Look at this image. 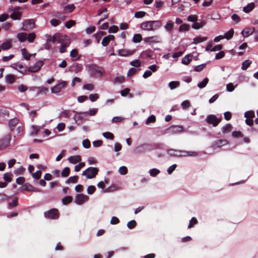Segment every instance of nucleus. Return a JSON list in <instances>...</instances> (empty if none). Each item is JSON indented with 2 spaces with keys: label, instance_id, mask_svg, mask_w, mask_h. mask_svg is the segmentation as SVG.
<instances>
[{
  "label": "nucleus",
  "instance_id": "nucleus-51",
  "mask_svg": "<svg viewBox=\"0 0 258 258\" xmlns=\"http://www.w3.org/2000/svg\"><path fill=\"white\" fill-rule=\"evenodd\" d=\"M97 186L99 187V188H101L103 189V192H108L109 191V189L108 188H106L105 189H104V187H105V184H104V181H101L100 182H99L98 184H97Z\"/></svg>",
  "mask_w": 258,
  "mask_h": 258
},
{
  "label": "nucleus",
  "instance_id": "nucleus-6",
  "mask_svg": "<svg viewBox=\"0 0 258 258\" xmlns=\"http://www.w3.org/2000/svg\"><path fill=\"white\" fill-rule=\"evenodd\" d=\"M67 85V82L64 81H62L53 87L51 89V92L53 94H58Z\"/></svg>",
  "mask_w": 258,
  "mask_h": 258
},
{
  "label": "nucleus",
  "instance_id": "nucleus-54",
  "mask_svg": "<svg viewBox=\"0 0 258 258\" xmlns=\"http://www.w3.org/2000/svg\"><path fill=\"white\" fill-rule=\"evenodd\" d=\"M251 61L250 60H246L243 62V70H246L251 63Z\"/></svg>",
  "mask_w": 258,
  "mask_h": 258
},
{
  "label": "nucleus",
  "instance_id": "nucleus-29",
  "mask_svg": "<svg viewBox=\"0 0 258 258\" xmlns=\"http://www.w3.org/2000/svg\"><path fill=\"white\" fill-rule=\"evenodd\" d=\"M234 31L233 29H230L228 32L225 33V34L223 35L224 38L229 40L233 36Z\"/></svg>",
  "mask_w": 258,
  "mask_h": 258
},
{
  "label": "nucleus",
  "instance_id": "nucleus-16",
  "mask_svg": "<svg viewBox=\"0 0 258 258\" xmlns=\"http://www.w3.org/2000/svg\"><path fill=\"white\" fill-rule=\"evenodd\" d=\"M114 36L112 35H108L103 38L101 44L103 46H107L110 41L114 40Z\"/></svg>",
  "mask_w": 258,
  "mask_h": 258
},
{
  "label": "nucleus",
  "instance_id": "nucleus-13",
  "mask_svg": "<svg viewBox=\"0 0 258 258\" xmlns=\"http://www.w3.org/2000/svg\"><path fill=\"white\" fill-rule=\"evenodd\" d=\"M168 133L171 135L178 134L181 133L183 127L181 125H172L168 129Z\"/></svg>",
  "mask_w": 258,
  "mask_h": 258
},
{
  "label": "nucleus",
  "instance_id": "nucleus-33",
  "mask_svg": "<svg viewBox=\"0 0 258 258\" xmlns=\"http://www.w3.org/2000/svg\"><path fill=\"white\" fill-rule=\"evenodd\" d=\"M191 60V56L190 55H186L182 59V63L184 64H188Z\"/></svg>",
  "mask_w": 258,
  "mask_h": 258
},
{
  "label": "nucleus",
  "instance_id": "nucleus-38",
  "mask_svg": "<svg viewBox=\"0 0 258 258\" xmlns=\"http://www.w3.org/2000/svg\"><path fill=\"white\" fill-rule=\"evenodd\" d=\"M174 26V24L171 21H169L164 26L165 29L168 31L170 32Z\"/></svg>",
  "mask_w": 258,
  "mask_h": 258
},
{
  "label": "nucleus",
  "instance_id": "nucleus-25",
  "mask_svg": "<svg viewBox=\"0 0 258 258\" xmlns=\"http://www.w3.org/2000/svg\"><path fill=\"white\" fill-rule=\"evenodd\" d=\"M206 24V21L203 20L200 23L197 22L193 24L192 25V28L195 29H199L203 27L204 26H205Z\"/></svg>",
  "mask_w": 258,
  "mask_h": 258
},
{
  "label": "nucleus",
  "instance_id": "nucleus-39",
  "mask_svg": "<svg viewBox=\"0 0 258 258\" xmlns=\"http://www.w3.org/2000/svg\"><path fill=\"white\" fill-rule=\"evenodd\" d=\"M36 37V34H35V33L32 32V33H29L28 35H27V39L28 40V41L29 42L32 43L34 41Z\"/></svg>",
  "mask_w": 258,
  "mask_h": 258
},
{
  "label": "nucleus",
  "instance_id": "nucleus-8",
  "mask_svg": "<svg viewBox=\"0 0 258 258\" xmlns=\"http://www.w3.org/2000/svg\"><path fill=\"white\" fill-rule=\"evenodd\" d=\"M45 217L48 219H57L59 217L58 211L56 209H52L44 213Z\"/></svg>",
  "mask_w": 258,
  "mask_h": 258
},
{
  "label": "nucleus",
  "instance_id": "nucleus-27",
  "mask_svg": "<svg viewBox=\"0 0 258 258\" xmlns=\"http://www.w3.org/2000/svg\"><path fill=\"white\" fill-rule=\"evenodd\" d=\"M75 7L74 5H73V4L68 5L64 7L63 11L66 13H69L73 12L74 11V10L75 9Z\"/></svg>",
  "mask_w": 258,
  "mask_h": 258
},
{
  "label": "nucleus",
  "instance_id": "nucleus-21",
  "mask_svg": "<svg viewBox=\"0 0 258 258\" xmlns=\"http://www.w3.org/2000/svg\"><path fill=\"white\" fill-rule=\"evenodd\" d=\"M21 52L23 57L27 60H29L32 55H33L34 56L36 54L35 53L33 54L29 53V52L25 48L22 49Z\"/></svg>",
  "mask_w": 258,
  "mask_h": 258
},
{
  "label": "nucleus",
  "instance_id": "nucleus-46",
  "mask_svg": "<svg viewBox=\"0 0 258 258\" xmlns=\"http://www.w3.org/2000/svg\"><path fill=\"white\" fill-rule=\"evenodd\" d=\"M146 13L144 11H138L135 13V17L136 18H141L146 15Z\"/></svg>",
  "mask_w": 258,
  "mask_h": 258
},
{
  "label": "nucleus",
  "instance_id": "nucleus-63",
  "mask_svg": "<svg viewBox=\"0 0 258 258\" xmlns=\"http://www.w3.org/2000/svg\"><path fill=\"white\" fill-rule=\"evenodd\" d=\"M96 190V188L93 185H90L88 187L87 192L89 195L93 194Z\"/></svg>",
  "mask_w": 258,
  "mask_h": 258
},
{
  "label": "nucleus",
  "instance_id": "nucleus-14",
  "mask_svg": "<svg viewBox=\"0 0 258 258\" xmlns=\"http://www.w3.org/2000/svg\"><path fill=\"white\" fill-rule=\"evenodd\" d=\"M21 8L17 7L12 9V13L10 15V17L13 20H20L22 16V13L19 12Z\"/></svg>",
  "mask_w": 258,
  "mask_h": 258
},
{
  "label": "nucleus",
  "instance_id": "nucleus-55",
  "mask_svg": "<svg viewBox=\"0 0 258 258\" xmlns=\"http://www.w3.org/2000/svg\"><path fill=\"white\" fill-rule=\"evenodd\" d=\"M42 172L40 170H38L36 172L32 173V176L36 179H39L41 176Z\"/></svg>",
  "mask_w": 258,
  "mask_h": 258
},
{
  "label": "nucleus",
  "instance_id": "nucleus-40",
  "mask_svg": "<svg viewBox=\"0 0 258 258\" xmlns=\"http://www.w3.org/2000/svg\"><path fill=\"white\" fill-rule=\"evenodd\" d=\"M168 85L170 89L172 90L178 87L179 86L180 83L178 81H171Z\"/></svg>",
  "mask_w": 258,
  "mask_h": 258
},
{
  "label": "nucleus",
  "instance_id": "nucleus-61",
  "mask_svg": "<svg viewBox=\"0 0 258 258\" xmlns=\"http://www.w3.org/2000/svg\"><path fill=\"white\" fill-rule=\"evenodd\" d=\"M50 22L52 26L55 27L60 24V21L58 19H52L50 20Z\"/></svg>",
  "mask_w": 258,
  "mask_h": 258
},
{
  "label": "nucleus",
  "instance_id": "nucleus-5",
  "mask_svg": "<svg viewBox=\"0 0 258 258\" xmlns=\"http://www.w3.org/2000/svg\"><path fill=\"white\" fill-rule=\"evenodd\" d=\"M11 137L10 135H6L0 139V150L8 148L10 145Z\"/></svg>",
  "mask_w": 258,
  "mask_h": 258
},
{
  "label": "nucleus",
  "instance_id": "nucleus-2",
  "mask_svg": "<svg viewBox=\"0 0 258 258\" xmlns=\"http://www.w3.org/2000/svg\"><path fill=\"white\" fill-rule=\"evenodd\" d=\"M58 42L61 43L59 52L60 53H63L66 51L67 47L70 45L71 39L68 36L59 35L58 36Z\"/></svg>",
  "mask_w": 258,
  "mask_h": 258
},
{
  "label": "nucleus",
  "instance_id": "nucleus-18",
  "mask_svg": "<svg viewBox=\"0 0 258 258\" xmlns=\"http://www.w3.org/2000/svg\"><path fill=\"white\" fill-rule=\"evenodd\" d=\"M69 161L72 164H76L81 161V157L80 155L72 156L69 157Z\"/></svg>",
  "mask_w": 258,
  "mask_h": 258
},
{
  "label": "nucleus",
  "instance_id": "nucleus-9",
  "mask_svg": "<svg viewBox=\"0 0 258 258\" xmlns=\"http://www.w3.org/2000/svg\"><path fill=\"white\" fill-rule=\"evenodd\" d=\"M44 62L42 60L37 61L33 66L28 68V71L30 73H35L39 71L43 66Z\"/></svg>",
  "mask_w": 258,
  "mask_h": 258
},
{
  "label": "nucleus",
  "instance_id": "nucleus-24",
  "mask_svg": "<svg viewBox=\"0 0 258 258\" xmlns=\"http://www.w3.org/2000/svg\"><path fill=\"white\" fill-rule=\"evenodd\" d=\"M17 37L20 42H24L27 40V34L26 33H19L17 35Z\"/></svg>",
  "mask_w": 258,
  "mask_h": 258
},
{
  "label": "nucleus",
  "instance_id": "nucleus-56",
  "mask_svg": "<svg viewBox=\"0 0 258 258\" xmlns=\"http://www.w3.org/2000/svg\"><path fill=\"white\" fill-rule=\"evenodd\" d=\"M198 223V221L197 219L195 217H193L190 220L189 225L188 226V228H190L192 227L195 224H196Z\"/></svg>",
  "mask_w": 258,
  "mask_h": 258
},
{
  "label": "nucleus",
  "instance_id": "nucleus-23",
  "mask_svg": "<svg viewBox=\"0 0 258 258\" xmlns=\"http://www.w3.org/2000/svg\"><path fill=\"white\" fill-rule=\"evenodd\" d=\"M12 46V45L11 41L9 40H7L1 45L0 48L3 50H7L11 48Z\"/></svg>",
  "mask_w": 258,
  "mask_h": 258
},
{
  "label": "nucleus",
  "instance_id": "nucleus-1",
  "mask_svg": "<svg viewBox=\"0 0 258 258\" xmlns=\"http://www.w3.org/2000/svg\"><path fill=\"white\" fill-rule=\"evenodd\" d=\"M161 26L159 21H145L140 24V28L145 31H152L159 28Z\"/></svg>",
  "mask_w": 258,
  "mask_h": 258
},
{
  "label": "nucleus",
  "instance_id": "nucleus-32",
  "mask_svg": "<svg viewBox=\"0 0 258 258\" xmlns=\"http://www.w3.org/2000/svg\"><path fill=\"white\" fill-rule=\"evenodd\" d=\"M175 152L180 153L179 154H174L173 155L175 157H187L188 156V152L187 151L180 150V151H176Z\"/></svg>",
  "mask_w": 258,
  "mask_h": 258
},
{
  "label": "nucleus",
  "instance_id": "nucleus-48",
  "mask_svg": "<svg viewBox=\"0 0 258 258\" xmlns=\"http://www.w3.org/2000/svg\"><path fill=\"white\" fill-rule=\"evenodd\" d=\"M38 90V94H46L48 91V88L45 87H40L37 88Z\"/></svg>",
  "mask_w": 258,
  "mask_h": 258
},
{
  "label": "nucleus",
  "instance_id": "nucleus-4",
  "mask_svg": "<svg viewBox=\"0 0 258 258\" xmlns=\"http://www.w3.org/2000/svg\"><path fill=\"white\" fill-rule=\"evenodd\" d=\"M98 169L96 167H89L83 172L82 175L86 176L87 178L91 179L96 176L98 174Z\"/></svg>",
  "mask_w": 258,
  "mask_h": 258
},
{
  "label": "nucleus",
  "instance_id": "nucleus-28",
  "mask_svg": "<svg viewBox=\"0 0 258 258\" xmlns=\"http://www.w3.org/2000/svg\"><path fill=\"white\" fill-rule=\"evenodd\" d=\"M15 81V77L12 74L8 75L6 76V82L9 84H12Z\"/></svg>",
  "mask_w": 258,
  "mask_h": 258
},
{
  "label": "nucleus",
  "instance_id": "nucleus-34",
  "mask_svg": "<svg viewBox=\"0 0 258 258\" xmlns=\"http://www.w3.org/2000/svg\"><path fill=\"white\" fill-rule=\"evenodd\" d=\"M70 56L73 60H77L79 58L78 51L76 49H73L70 53Z\"/></svg>",
  "mask_w": 258,
  "mask_h": 258
},
{
  "label": "nucleus",
  "instance_id": "nucleus-17",
  "mask_svg": "<svg viewBox=\"0 0 258 258\" xmlns=\"http://www.w3.org/2000/svg\"><path fill=\"white\" fill-rule=\"evenodd\" d=\"M117 52L118 54L121 56H127L132 55L134 52V51L121 49L118 50Z\"/></svg>",
  "mask_w": 258,
  "mask_h": 258
},
{
  "label": "nucleus",
  "instance_id": "nucleus-52",
  "mask_svg": "<svg viewBox=\"0 0 258 258\" xmlns=\"http://www.w3.org/2000/svg\"><path fill=\"white\" fill-rule=\"evenodd\" d=\"M187 19L189 22H195L198 20V16L196 15H189L187 17Z\"/></svg>",
  "mask_w": 258,
  "mask_h": 258
},
{
  "label": "nucleus",
  "instance_id": "nucleus-22",
  "mask_svg": "<svg viewBox=\"0 0 258 258\" xmlns=\"http://www.w3.org/2000/svg\"><path fill=\"white\" fill-rule=\"evenodd\" d=\"M255 7V4L251 3L248 4L246 6L243 7V11L245 13H249Z\"/></svg>",
  "mask_w": 258,
  "mask_h": 258
},
{
  "label": "nucleus",
  "instance_id": "nucleus-7",
  "mask_svg": "<svg viewBox=\"0 0 258 258\" xmlns=\"http://www.w3.org/2000/svg\"><path fill=\"white\" fill-rule=\"evenodd\" d=\"M206 121L209 124H212L214 126H216L221 121V118H217L214 115H209L206 118Z\"/></svg>",
  "mask_w": 258,
  "mask_h": 258
},
{
  "label": "nucleus",
  "instance_id": "nucleus-58",
  "mask_svg": "<svg viewBox=\"0 0 258 258\" xmlns=\"http://www.w3.org/2000/svg\"><path fill=\"white\" fill-rule=\"evenodd\" d=\"M11 26H12V24L11 23L6 22L2 25V27L5 30L8 31L11 28Z\"/></svg>",
  "mask_w": 258,
  "mask_h": 258
},
{
  "label": "nucleus",
  "instance_id": "nucleus-26",
  "mask_svg": "<svg viewBox=\"0 0 258 258\" xmlns=\"http://www.w3.org/2000/svg\"><path fill=\"white\" fill-rule=\"evenodd\" d=\"M18 119L16 118L12 119L9 121V125L11 130H14L16 125L18 124Z\"/></svg>",
  "mask_w": 258,
  "mask_h": 258
},
{
  "label": "nucleus",
  "instance_id": "nucleus-12",
  "mask_svg": "<svg viewBox=\"0 0 258 258\" xmlns=\"http://www.w3.org/2000/svg\"><path fill=\"white\" fill-rule=\"evenodd\" d=\"M13 69L17 70L21 74L24 75L27 72V67L24 66L22 63H15L11 66Z\"/></svg>",
  "mask_w": 258,
  "mask_h": 258
},
{
  "label": "nucleus",
  "instance_id": "nucleus-37",
  "mask_svg": "<svg viewBox=\"0 0 258 258\" xmlns=\"http://www.w3.org/2000/svg\"><path fill=\"white\" fill-rule=\"evenodd\" d=\"M190 26L189 25L184 24L180 25L179 27V32L187 31L189 30Z\"/></svg>",
  "mask_w": 258,
  "mask_h": 258
},
{
  "label": "nucleus",
  "instance_id": "nucleus-50",
  "mask_svg": "<svg viewBox=\"0 0 258 258\" xmlns=\"http://www.w3.org/2000/svg\"><path fill=\"white\" fill-rule=\"evenodd\" d=\"M70 174V168L69 167H65L62 171L61 174L63 177H67Z\"/></svg>",
  "mask_w": 258,
  "mask_h": 258
},
{
  "label": "nucleus",
  "instance_id": "nucleus-11",
  "mask_svg": "<svg viewBox=\"0 0 258 258\" xmlns=\"http://www.w3.org/2000/svg\"><path fill=\"white\" fill-rule=\"evenodd\" d=\"M144 41L148 44L158 43L161 42L160 37L157 35L145 37Z\"/></svg>",
  "mask_w": 258,
  "mask_h": 258
},
{
  "label": "nucleus",
  "instance_id": "nucleus-64",
  "mask_svg": "<svg viewBox=\"0 0 258 258\" xmlns=\"http://www.w3.org/2000/svg\"><path fill=\"white\" fill-rule=\"evenodd\" d=\"M136 225V222L135 220H132L127 223V226L129 229L134 228Z\"/></svg>",
  "mask_w": 258,
  "mask_h": 258
},
{
  "label": "nucleus",
  "instance_id": "nucleus-36",
  "mask_svg": "<svg viewBox=\"0 0 258 258\" xmlns=\"http://www.w3.org/2000/svg\"><path fill=\"white\" fill-rule=\"evenodd\" d=\"M232 130V126L230 124H227L224 126L222 128V132L224 134L228 133L230 132Z\"/></svg>",
  "mask_w": 258,
  "mask_h": 258
},
{
  "label": "nucleus",
  "instance_id": "nucleus-30",
  "mask_svg": "<svg viewBox=\"0 0 258 258\" xmlns=\"http://www.w3.org/2000/svg\"><path fill=\"white\" fill-rule=\"evenodd\" d=\"M228 144V141L226 140L222 139L217 141L215 142V146L218 147H221L225 146Z\"/></svg>",
  "mask_w": 258,
  "mask_h": 258
},
{
  "label": "nucleus",
  "instance_id": "nucleus-47",
  "mask_svg": "<svg viewBox=\"0 0 258 258\" xmlns=\"http://www.w3.org/2000/svg\"><path fill=\"white\" fill-rule=\"evenodd\" d=\"M83 89L92 91L94 89V86L92 84H86L83 85Z\"/></svg>",
  "mask_w": 258,
  "mask_h": 258
},
{
  "label": "nucleus",
  "instance_id": "nucleus-57",
  "mask_svg": "<svg viewBox=\"0 0 258 258\" xmlns=\"http://www.w3.org/2000/svg\"><path fill=\"white\" fill-rule=\"evenodd\" d=\"M156 120V117L154 115L150 116L146 120V124H149L150 123L154 122Z\"/></svg>",
  "mask_w": 258,
  "mask_h": 258
},
{
  "label": "nucleus",
  "instance_id": "nucleus-59",
  "mask_svg": "<svg viewBox=\"0 0 258 258\" xmlns=\"http://www.w3.org/2000/svg\"><path fill=\"white\" fill-rule=\"evenodd\" d=\"M75 24V21L73 20H69V21L67 22L65 24V26L67 28L69 29L71 27L73 26Z\"/></svg>",
  "mask_w": 258,
  "mask_h": 258
},
{
  "label": "nucleus",
  "instance_id": "nucleus-62",
  "mask_svg": "<svg viewBox=\"0 0 258 258\" xmlns=\"http://www.w3.org/2000/svg\"><path fill=\"white\" fill-rule=\"evenodd\" d=\"M190 102L188 100H185L181 103V106L183 109H185L190 106Z\"/></svg>",
  "mask_w": 258,
  "mask_h": 258
},
{
  "label": "nucleus",
  "instance_id": "nucleus-31",
  "mask_svg": "<svg viewBox=\"0 0 258 258\" xmlns=\"http://www.w3.org/2000/svg\"><path fill=\"white\" fill-rule=\"evenodd\" d=\"M143 39L142 36L140 34H136L133 37V41L134 43H139Z\"/></svg>",
  "mask_w": 258,
  "mask_h": 258
},
{
  "label": "nucleus",
  "instance_id": "nucleus-49",
  "mask_svg": "<svg viewBox=\"0 0 258 258\" xmlns=\"http://www.w3.org/2000/svg\"><path fill=\"white\" fill-rule=\"evenodd\" d=\"M99 95L97 93L91 94L89 95V98L92 102H94L99 98Z\"/></svg>",
  "mask_w": 258,
  "mask_h": 258
},
{
  "label": "nucleus",
  "instance_id": "nucleus-35",
  "mask_svg": "<svg viewBox=\"0 0 258 258\" xmlns=\"http://www.w3.org/2000/svg\"><path fill=\"white\" fill-rule=\"evenodd\" d=\"M207 40V37H197L194 39V43L195 44H197L198 43L205 41Z\"/></svg>",
  "mask_w": 258,
  "mask_h": 258
},
{
  "label": "nucleus",
  "instance_id": "nucleus-44",
  "mask_svg": "<svg viewBox=\"0 0 258 258\" xmlns=\"http://www.w3.org/2000/svg\"><path fill=\"white\" fill-rule=\"evenodd\" d=\"M78 176H71V177H70L67 181V183H77L78 182Z\"/></svg>",
  "mask_w": 258,
  "mask_h": 258
},
{
  "label": "nucleus",
  "instance_id": "nucleus-41",
  "mask_svg": "<svg viewBox=\"0 0 258 258\" xmlns=\"http://www.w3.org/2000/svg\"><path fill=\"white\" fill-rule=\"evenodd\" d=\"M245 118H253L255 117L254 112L252 110L246 111L244 113Z\"/></svg>",
  "mask_w": 258,
  "mask_h": 258
},
{
  "label": "nucleus",
  "instance_id": "nucleus-10",
  "mask_svg": "<svg viewBox=\"0 0 258 258\" xmlns=\"http://www.w3.org/2000/svg\"><path fill=\"white\" fill-rule=\"evenodd\" d=\"M35 27V22L33 20H28L23 23L22 30L29 31Z\"/></svg>",
  "mask_w": 258,
  "mask_h": 258
},
{
  "label": "nucleus",
  "instance_id": "nucleus-20",
  "mask_svg": "<svg viewBox=\"0 0 258 258\" xmlns=\"http://www.w3.org/2000/svg\"><path fill=\"white\" fill-rule=\"evenodd\" d=\"M97 112H98L97 108H92V109H90L89 110V111L80 112V114L83 115V116H86L87 115H89L90 116H93V115H95L97 113Z\"/></svg>",
  "mask_w": 258,
  "mask_h": 258
},
{
  "label": "nucleus",
  "instance_id": "nucleus-42",
  "mask_svg": "<svg viewBox=\"0 0 258 258\" xmlns=\"http://www.w3.org/2000/svg\"><path fill=\"white\" fill-rule=\"evenodd\" d=\"M208 81H209V80L207 78H205L203 81L200 82L198 84V86L202 89V88H204L205 87H206V86L207 85V84H208Z\"/></svg>",
  "mask_w": 258,
  "mask_h": 258
},
{
  "label": "nucleus",
  "instance_id": "nucleus-19",
  "mask_svg": "<svg viewBox=\"0 0 258 258\" xmlns=\"http://www.w3.org/2000/svg\"><path fill=\"white\" fill-rule=\"evenodd\" d=\"M253 27L251 28H245L243 30V37H247L253 33L254 31Z\"/></svg>",
  "mask_w": 258,
  "mask_h": 258
},
{
  "label": "nucleus",
  "instance_id": "nucleus-43",
  "mask_svg": "<svg viewBox=\"0 0 258 258\" xmlns=\"http://www.w3.org/2000/svg\"><path fill=\"white\" fill-rule=\"evenodd\" d=\"M73 198L71 196H66L62 200V202L64 205L68 204L72 202Z\"/></svg>",
  "mask_w": 258,
  "mask_h": 258
},
{
  "label": "nucleus",
  "instance_id": "nucleus-53",
  "mask_svg": "<svg viewBox=\"0 0 258 258\" xmlns=\"http://www.w3.org/2000/svg\"><path fill=\"white\" fill-rule=\"evenodd\" d=\"M103 136L104 138L107 139H110L113 140L114 136L110 132H105L103 133Z\"/></svg>",
  "mask_w": 258,
  "mask_h": 258
},
{
  "label": "nucleus",
  "instance_id": "nucleus-60",
  "mask_svg": "<svg viewBox=\"0 0 258 258\" xmlns=\"http://www.w3.org/2000/svg\"><path fill=\"white\" fill-rule=\"evenodd\" d=\"M160 171L156 168L152 169L150 170L149 173L151 176H155L157 175L158 173H159Z\"/></svg>",
  "mask_w": 258,
  "mask_h": 258
},
{
  "label": "nucleus",
  "instance_id": "nucleus-15",
  "mask_svg": "<svg viewBox=\"0 0 258 258\" xmlns=\"http://www.w3.org/2000/svg\"><path fill=\"white\" fill-rule=\"evenodd\" d=\"M89 200V197L83 194L77 195L75 199V202L78 205H82L85 202H87Z\"/></svg>",
  "mask_w": 258,
  "mask_h": 258
},
{
  "label": "nucleus",
  "instance_id": "nucleus-3",
  "mask_svg": "<svg viewBox=\"0 0 258 258\" xmlns=\"http://www.w3.org/2000/svg\"><path fill=\"white\" fill-rule=\"evenodd\" d=\"M88 71L92 76L100 77L102 76L104 71L103 69L95 65H90L88 66Z\"/></svg>",
  "mask_w": 258,
  "mask_h": 258
},
{
  "label": "nucleus",
  "instance_id": "nucleus-45",
  "mask_svg": "<svg viewBox=\"0 0 258 258\" xmlns=\"http://www.w3.org/2000/svg\"><path fill=\"white\" fill-rule=\"evenodd\" d=\"M18 205V198H15L13 199V201L9 203V206L11 208H13L17 206Z\"/></svg>",
  "mask_w": 258,
  "mask_h": 258
}]
</instances>
